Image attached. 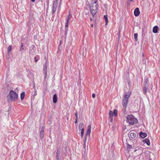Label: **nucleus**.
<instances>
[{
	"label": "nucleus",
	"mask_w": 160,
	"mask_h": 160,
	"mask_svg": "<svg viewBox=\"0 0 160 160\" xmlns=\"http://www.w3.org/2000/svg\"><path fill=\"white\" fill-rule=\"evenodd\" d=\"M131 94L130 92H124L123 94V97L122 98V105L123 107L126 108L127 106L128 98L130 97Z\"/></svg>",
	"instance_id": "nucleus-1"
},
{
	"label": "nucleus",
	"mask_w": 160,
	"mask_h": 160,
	"mask_svg": "<svg viewBox=\"0 0 160 160\" xmlns=\"http://www.w3.org/2000/svg\"><path fill=\"white\" fill-rule=\"evenodd\" d=\"M18 95L17 93L12 90H11L9 94L7 96V98L8 101H15L18 98Z\"/></svg>",
	"instance_id": "nucleus-2"
},
{
	"label": "nucleus",
	"mask_w": 160,
	"mask_h": 160,
	"mask_svg": "<svg viewBox=\"0 0 160 160\" xmlns=\"http://www.w3.org/2000/svg\"><path fill=\"white\" fill-rule=\"evenodd\" d=\"M126 118L127 122L131 125H133L137 123V119L132 115H128Z\"/></svg>",
	"instance_id": "nucleus-3"
},
{
	"label": "nucleus",
	"mask_w": 160,
	"mask_h": 160,
	"mask_svg": "<svg viewBox=\"0 0 160 160\" xmlns=\"http://www.w3.org/2000/svg\"><path fill=\"white\" fill-rule=\"evenodd\" d=\"M58 4V0H54L53 2L52 9V13L54 14L57 8Z\"/></svg>",
	"instance_id": "nucleus-4"
},
{
	"label": "nucleus",
	"mask_w": 160,
	"mask_h": 160,
	"mask_svg": "<svg viewBox=\"0 0 160 160\" xmlns=\"http://www.w3.org/2000/svg\"><path fill=\"white\" fill-rule=\"evenodd\" d=\"M91 126L90 125H89L88 126V129H87V131L86 132V136H85V139H84V141L85 142V143L86 141V136L87 135L89 136L90 135V133H91Z\"/></svg>",
	"instance_id": "nucleus-5"
},
{
	"label": "nucleus",
	"mask_w": 160,
	"mask_h": 160,
	"mask_svg": "<svg viewBox=\"0 0 160 160\" xmlns=\"http://www.w3.org/2000/svg\"><path fill=\"white\" fill-rule=\"evenodd\" d=\"M35 51V49L34 46H31L30 47L29 51V53L32 54H34Z\"/></svg>",
	"instance_id": "nucleus-6"
},
{
	"label": "nucleus",
	"mask_w": 160,
	"mask_h": 160,
	"mask_svg": "<svg viewBox=\"0 0 160 160\" xmlns=\"http://www.w3.org/2000/svg\"><path fill=\"white\" fill-rule=\"evenodd\" d=\"M44 128L42 127L41 130L40 134V137L41 139H42L44 136Z\"/></svg>",
	"instance_id": "nucleus-7"
},
{
	"label": "nucleus",
	"mask_w": 160,
	"mask_h": 160,
	"mask_svg": "<svg viewBox=\"0 0 160 160\" xmlns=\"http://www.w3.org/2000/svg\"><path fill=\"white\" fill-rule=\"evenodd\" d=\"M140 14L139 9L138 8H136L134 10V15L135 16L137 17Z\"/></svg>",
	"instance_id": "nucleus-8"
},
{
	"label": "nucleus",
	"mask_w": 160,
	"mask_h": 160,
	"mask_svg": "<svg viewBox=\"0 0 160 160\" xmlns=\"http://www.w3.org/2000/svg\"><path fill=\"white\" fill-rule=\"evenodd\" d=\"M90 10L92 15L94 17L97 12L98 10H94L92 9V8L90 7Z\"/></svg>",
	"instance_id": "nucleus-9"
},
{
	"label": "nucleus",
	"mask_w": 160,
	"mask_h": 160,
	"mask_svg": "<svg viewBox=\"0 0 160 160\" xmlns=\"http://www.w3.org/2000/svg\"><path fill=\"white\" fill-rule=\"evenodd\" d=\"M139 136L142 138H145L147 136V134L145 132H140L139 133Z\"/></svg>",
	"instance_id": "nucleus-10"
},
{
	"label": "nucleus",
	"mask_w": 160,
	"mask_h": 160,
	"mask_svg": "<svg viewBox=\"0 0 160 160\" xmlns=\"http://www.w3.org/2000/svg\"><path fill=\"white\" fill-rule=\"evenodd\" d=\"M148 86H144V87L142 88L143 93L144 94H146L148 90Z\"/></svg>",
	"instance_id": "nucleus-11"
},
{
	"label": "nucleus",
	"mask_w": 160,
	"mask_h": 160,
	"mask_svg": "<svg viewBox=\"0 0 160 160\" xmlns=\"http://www.w3.org/2000/svg\"><path fill=\"white\" fill-rule=\"evenodd\" d=\"M47 62L43 65V73L47 72Z\"/></svg>",
	"instance_id": "nucleus-12"
},
{
	"label": "nucleus",
	"mask_w": 160,
	"mask_h": 160,
	"mask_svg": "<svg viewBox=\"0 0 160 160\" xmlns=\"http://www.w3.org/2000/svg\"><path fill=\"white\" fill-rule=\"evenodd\" d=\"M149 79L148 77H145L144 81V86H148V84L149 82Z\"/></svg>",
	"instance_id": "nucleus-13"
},
{
	"label": "nucleus",
	"mask_w": 160,
	"mask_h": 160,
	"mask_svg": "<svg viewBox=\"0 0 160 160\" xmlns=\"http://www.w3.org/2000/svg\"><path fill=\"white\" fill-rule=\"evenodd\" d=\"M57 96L56 94H54L53 97V102L54 103H56L57 102Z\"/></svg>",
	"instance_id": "nucleus-14"
},
{
	"label": "nucleus",
	"mask_w": 160,
	"mask_h": 160,
	"mask_svg": "<svg viewBox=\"0 0 160 160\" xmlns=\"http://www.w3.org/2000/svg\"><path fill=\"white\" fill-rule=\"evenodd\" d=\"M129 137L132 139H134L136 137V133L135 132H131Z\"/></svg>",
	"instance_id": "nucleus-15"
},
{
	"label": "nucleus",
	"mask_w": 160,
	"mask_h": 160,
	"mask_svg": "<svg viewBox=\"0 0 160 160\" xmlns=\"http://www.w3.org/2000/svg\"><path fill=\"white\" fill-rule=\"evenodd\" d=\"M158 28L157 26H155L153 27L152 31L154 33H157L158 32Z\"/></svg>",
	"instance_id": "nucleus-16"
},
{
	"label": "nucleus",
	"mask_w": 160,
	"mask_h": 160,
	"mask_svg": "<svg viewBox=\"0 0 160 160\" xmlns=\"http://www.w3.org/2000/svg\"><path fill=\"white\" fill-rule=\"evenodd\" d=\"M142 141L143 142L146 143L148 145H150V140L148 139L147 138H146L145 139L143 140Z\"/></svg>",
	"instance_id": "nucleus-17"
},
{
	"label": "nucleus",
	"mask_w": 160,
	"mask_h": 160,
	"mask_svg": "<svg viewBox=\"0 0 160 160\" xmlns=\"http://www.w3.org/2000/svg\"><path fill=\"white\" fill-rule=\"evenodd\" d=\"M94 6V5H92V6H90V7L92 8V9L94 10H98V5L97 3Z\"/></svg>",
	"instance_id": "nucleus-18"
},
{
	"label": "nucleus",
	"mask_w": 160,
	"mask_h": 160,
	"mask_svg": "<svg viewBox=\"0 0 160 160\" xmlns=\"http://www.w3.org/2000/svg\"><path fill=\"white\" fill-rule=\"evenodd\" d=\"M25 96V92H23L21 94L20 98L22 100H23Z\"/></svg>",
	"instance_id": "nucleus-19"
},
{
	"label": "nucleus",
	"mask_w": 160,
	"mask_h": 160,
	"mask_svg": "<svg viewBox=\"0 0 160 160\" xmlns=\"http://www.w3.org/2000/svg\"><path fill=\"white\" fill-rule=\"evenodd\" d=\"M104 18L105 19V22H106V25H107L108 22V18L107 15H105L104 16Z\"/></svg>",
	"instance_id": "nucleus-20"
},
{
	"label": "nucleus",
	"mask_w": 160,
	"mask_h": 160,
	"mask_svg": "<svg viewBox=\"0 0 160 160\" xmlns=\"http://www.w3.org/2000/svg\"><path fill=\"white\" fill-rule=\"evenodd\" d=\"M69 20H68L67 19H66V22H65V28H68V23H69Z\"/></svg>",
	"instance_id": "nucleus-21"
},
{
	"label": "nucleus",
	"mask_w": 160,
	"mask_h": 160,
	"mask_svg": "<svg viewBox=\"0 0 160 160\" xmlns=\"http://www.w3.org/2000/svg\"><path fill=\"white\" fill-rule=\"evenodd\" d=\"M113 115H114L116 117H117L118 116V111L116 109H114L113 112Z\"/></svg>",
	"instance_id": "nucleus-22"
},
{
	"label": "nucleus",
	"mask_w": 160,
	"mask_h": 160,
	"mask_svg": "<svg viewBox=\"0 0 160 160\" xmlns=\"http://www.w3.org/2000/svg\"><path fill=\"white\" fill-rule=\"evenodd\" d=\"M83 126V123H81L79 124V129L80 130H81L82 129V128H84Z\"/></svg>",
	"instance_id": "nucleus-23"
},
{
	"label": "nucleus",
	"mask_w": 160,
	"mask_h": 160,
	"mask_svg": "<svg viewBox=\"0 0 160 160\" xmlns=\"http://www.w3.org/2000/svg\"><path fill=\"white\" fill-rule=\"evenodd\" d=\"M138 34L137 33H135L134 34V39L136 41H138Z\"/></svg>",
	"instance_id": "nucleus-24"
},
{
	"label": "nucleus",
	"mask_w": 160,
	"mask_h": 160,
	"mask_svg": "<svg viewBox=\"0 0 160 160\" xmlns=\"http://www.w3.org/2000/svg\"><path fill=\"white\" fill-rule=\"evenodd\" d=\"M84 132V128H82L81 130V137L82 138L83 136V134Z\"/></svg>",
	"instance_id": "nucleus-25"
},
{
	"label": "nucleus",
	"mask_w": 160,
	"mask_h": 160,
	"mask_svg": "<svg viewBox=\"0 0 160 160\" xmlns=\"http://www.w3.org/2000/svg\"><path fill=\"white\" fill-rule=\"evenodd\" d=\"M72 17V15L71 14H70V12L68 14L67 19L70 20V19Z\"/></svg>",
	"instance_id": "nucleus-26"
},
{
	"label": "nucleus",
	"mask_w": 160,
	"mask_h": 160,
	"mask_svg": "<svg viewBox=\"0 0 160 160\" xmlns=\"http://www.w3.org/2000/svg\"><path fill=\"white\" fill-rule=\"evenodd\" d=\"M43 74H44V80L45 81L47 78V72L43 73Z\"/></svg>",
	"instance_id": "nucleus-27"
},
{
	"label": "nucleus",
	"mask_w": 160,
	"mask_h": 160,
	"mask_svg": "<svg viewBox=\"0 0 160 160\" xmlns=\"http://www.w3.org/2000/svg\"><path fill=\"white\" fill-rule=\"evenodd\" d=\"M132 148V146L129 145V144H127V149L129 150L130 148Z\"/></svg>",
	"instance_id": "nucleus-28"
},
{
	"label": "nucleus",
	"mask_w": 160,
	"mask_h": 160,
	"mask_svg": "<svg viewBox=\"0 0 160 160\" xmlns=\"http://www.w3.org/2000/svg\"><path fill=\"white\" fill-rule=\"evenodd\" d=\"M109 116H113L114 115L113 112L111 111H109Z\"/></svg>",
	"instance_id": "nucleus-29"
},
{
	"label": "nucleus",
	"mask_w": 160,
	"mask_h": 160,
	"mask_svg": "<svg viewBox=\"0 0 160 160\" xmlns=\"http://www.w3.org/2000/svg\"><path fill=\"white\" fill-rule=\"evenodd\" d=\"M24 49V48H23V44L22 43V44L21 46L20 49V51H22Z\"/></svg>",
	"instance_id": "nucleus-30"
},
{
	"label": "nucleus",
	"mask_w": 160,
	"mask_h": 160,
	"mask_svg": "<svg viewBox=\"0 0 160 160\" xmlns=\"http://www.w3.org/2000/svg\"><path fill=\"white\" fill-rule=\"evenodd\" d=\"M11 48H12V47H11V46H9L8 48V52H10L11 50Z\"/></svg>",
	"instance_id": "nucleus-31"
},
{
	"label": "nucleus",
	"mask_w": 160,
	"mask_h": 160,
	"mask_svg": "<svg viewBox=\"0 0 160 160\" xmlns=\"http://www.w3.org/2000/svg\"><path fill=\"white\" fill-rule=\"evenodd\" d=\"M92 1L93 2L92 4L93 5L94 4H97L98 0H92Z\"/></svg>",
	"instance_id": "nucleus-32"
},
{
	"label": "nucleus",
	"mask_w": 160,
	"mask_h": 160,
	"mask_svg": "<svg viewBox=\"0 0 160 160\" xmlns=\"http://www.w3.org/2000/svg\"><path fill=\"white\" fill-rule=\"evenodd\" d=\"M78 112L77 111H76L75 113V116H76V118L75 119H78Z\"/></svg>",
	"instance_id": "nucleus-33"
},
{
	"label": "nucleus",
	"mask_w": 160,
	"mask_h": 160,
	"mask_svg": "<svg viewBox=\"0 0 160 160\" xmlns=\"http://www.w3.org/2000/svg\"><path fill=\"white\" fill-rule=\"evenodd\" d=\"M112 117L113 116H109V118L110 119V121L111 122H112L113 121V118Z\"/></svg>",
	"instance_id": "nucleus-34"
},
{
	"label": "nucleus",
	"mask_w": 160,
	"mask_h": 160,
	"mask_svg": "<svg viewBox=\"0 0 160 160\" xmlns=\"http://www.w3.org/2000/svg\"><path fill=\"white\" fill-rule=\"evenodd\" d=\"M56 158H57V160H59V155H57V156H56Z\"/></svg>",
	"instance_id": "nucleus-35"
},
{
	"label": "nucleus",
	"mask_w": 160,
	"mask_h": 160,
	"mask_svg": "<svg viewBox=\"0 0 160 160\" xmlns=\"http://www.w3.org/2000/svg\"><path fill=\"white\" fill-rule=\"evenodd\" d=\"M34 59L35 60V62H37L38 61V59H36V57L34 58Z\"/></svg>",
	"instance_id": "nucleus-36"
},
{
	"label": "nucleus",
	"mask_w": 160,
	"mask_h": 160,
	"mask_svg": "<svg viewBox=\"0 0 160 160\" xmlns=\"http://www.w3.org/2000/svg\"><path fill=\"white\" fill-rule=\"evenodd\" d=\"M95 94L94 93L92 94V96L93 98H95Z\"/></svg>",
	"instance_id": "nucleus-37"
},
{
	"label": "nucleus",
	"mask_w": 160,
	"mask_h": 160,
	"mask_svg": "<svg viewBox=\"0 0 160 160\" xmlns=\"http://www.w3.org/2000/svg\"><path fill=\"white\" fill-rule=\"evenodd\" d=\"M56 154H57V155H59V151L58 150H57V151L56 152Z\"/></svg>",
	"instance_id": "nucleus-38"
},
{
	"label": "nucleus",
	"mask_w": 160,
	"mask_h": 160,
	"mask_svg": "<svg viewBox=\"0 0 160 160\" xmlns=\"http://www.w3.org/2000/svg\"><path fill=\"white\" fill-rule=\"evenodd\" d=\"M78 119H75V121H74V122H75V123H77Z\"/></svg>",
	"instance_id": "nucleus-39"
},
{
	"label": "nucleus",
	"mask_w": 160,
	"mask_h": 160,
	"mask_svg": "<svg viewBox=\"0 0 160 160\" xmlns=\"http://www.w3.org/2000/svg\"><path fill=\"white\" fill-rule=\"evenodd\" d=\"M68 30V28H65V30H66V32H65V34H66L67 31Z\"/></svg>",
	"instance_id": "nucleus-40"
},
{
	"label": "nucleus",
	"mask_w": 160,
	"mask_h": 160,
	"mask_svg": "<svg viewBox=\"0 0 160 160\" xmlns=\"http://www.w3.org/2000/svg\"><path fill=\"white\" fill-rule=\"evenodd\" d=\"M142 60L143 61H144V60H145V58L144 57H142Z\"/></svg>",
	"instance_id": "nucleus-41"
},
{
	"label": "nucleus",
	"mask_w": 160,
	"mask_h": 160,
	"mask_svg": "<svg viewBox=\"0 0 160 160\" xmlns=\"http://www.w3.org/2000/svg\"><path fill=\"white\" fill-rule=\"evenodd\" d=\"M90 21H92V18H91V17H90Z\"/></svg>",
	"instance_id": "nucleus-42"
},
{
	"label": "nucleus",
	"mask_w": 160,
	"mask_h": 160,
	"mask_svg": "<svg viewBox=\"0 0 160 160\" xmlns=\"http://www.w3.org/2000/svg\"><path fill=\"white\" fill-rule=\"evenodd\" d=\"M137 150H138L137 149H135L134 150V152H136V151Z\"/></svg>",
	"instance_id": "nucleus-43"
},
{
	"label": "nucleus",
	"mask_w": 160,
	"mask_h": 160,
	"mask_svg": "<svg viewBox=\"0 0 160 160\" xmlns=\"http://www.w3.org/2000/svg\"><path fill=\"white\" fill-rule=\"evenodd\" d=\"M31 1L32 2H34L35 1V0H31Z\"/></svg>",
	"instance_id": "nucleus-44"
},
{
	"label": "nucleus",
	"mask_w": 160,
	"mask_h": 160,
	"mask_svg": "<svg viewBox=\"0 0 160 160\" xmlns=\"http://www.w3.org/2000/svg\"><path fill=\"white\" fill-rule=\"evenodd\" d=\"M91 27H93V25L92 24H91Z\"/></svg>",
	"instance_id": "nucleus-45"
},
{
	"label": "nucleus",
	"mask_w": 160,
	"mask_h": 160,
	"mask_svg": "<svg viewBox=\"0 0 160 160\" xmlns=\"http://www.w3.org/2000/svg\"><path fill=\"white\" fill-rule=\"evenodd\" d=\"M142 57H144L143 54H142Z\"/></svg>",
	"instance_id": "nucleus-46"
}]
</instances>
